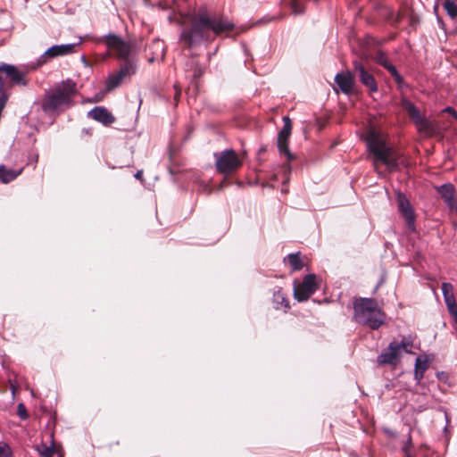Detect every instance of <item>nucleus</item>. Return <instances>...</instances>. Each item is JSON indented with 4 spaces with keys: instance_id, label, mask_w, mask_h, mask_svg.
<instances>
[{
    "instance_id": "nucleus-1",
    "label": "nucleus",
    "mask_w": 457,
    "mask_h": 457,
    "mask_svg": "<svg viewBox=\"0 0 457 457\" xmlns=\"http://www.w3.org/2000/svg\"><path fill=\"white\" fill-rule=\"evenodd\" d=\"M235 24L227 17L209 16L205 11H200L191 19L190 27L182 30L180 41L187 46L192 47L210 39V32L220 36L229 33Z\"/></svg>"
},
{
    "instance_id": "nucleus-2",
    "label": "nucleus",
    "mask_w": 457,
    "mask_h": 457,
    "mask_svg": "<svg viewBox=\"0 0 457 457\" xmlns=\"http://www.w3.org/2000/svg\"><path fill=\"white\" fill-rule=\"evenodd\" d=\"M76 83L66 79L46 93L41 108L48 115H57L73 104Z\"/></svg>"
},
{
    "instance_id": "nucleus-3",
    "label": "nucleus",
    "mask_w": 457,
    "mask_h": 457,
    "mask_svg": "<svg viewBox=\"0 0 457 457\" xmlns=\"http://www.w3.org/2000/svg\"><path fill=\"white\" fill-rule=\"evenodd\" d=\"M353 320L370 329H378L385 322L386 314L374 298L359 297L353 303Z\"/></svg>"
},
{
    "instance_id": "nucleus-4",
    "label": "nucleus",
    "mask_w": 457,
    "mask_h": 457,
    "mask_svg": "<svg viewBox=\"0 0 457 457\" xmlns=\"http://www.w3.org/2000/svg\"><path fill=\"white\" fill-rule=\"evenodd\" d=\"M100 42H104L109 50L115 52V56L124 61L118 73L124 79L131 77L137 71V61L130 58L132 53V45L124 41L120 37L115 34H108L101 37Z\"/></svg>"
},
{
    "instance_id": "nucleus-5",
    "label": "nucleus",
    "mask_w": 457,
    "mask_h": 457,
    "mask_svg": "<svg viewBox=\"0 0 457 457\" xmlns=\"http://www.w3.org/2000/svg\"><path fill=\"white\" fill-rule=\"evenodd\" d=\"M367 145L369 151L373 154L376 169L378 162L385 164L390 171L398 169L397 154L386 145L384 137L375 129L369 131Z\"/></svg>"
},
{
    "instance_id": "nucleus-6",
    "label": "nucleus",
    "mask_w": 457,
    "mask_h": 457,
    "mask_svg": "<svg viewBox=\"0 0 457 457\" xmlns=\"http://www.w3.org/2000/svg\"><path fill=\"white\" fill-rule=\"evenodd\" d=\"M412 345V340L410 337H403L401 342H391L377 357L378 364L396 365L400 361L401 353H411Z\"/></svg>"
},
{
    "instance_id": "nucleus-7",
    "label": "nucleus",
    "mask_w": 457,
    "mask_h": 457,
    "mask_svg": "<svg viewBox=\"0 0 457 457\" xmlns=\"http://www.w3.org/2000/svg\"><path fill=\"white\" fill-rule=\"evenodd\" d=\"M400 105L416 125L419 132L428 137H432L436 133V127L420 113L418 107L406 97H402Z\"/></svg>"
},
{
    "instance_id": "nucleus-8",
    "label": "nucleus",
    "mask_w": 457,
    "mask_h": 457,
    "mask_svg": "<svg viewBox=\"0 0 457 457\" xmlns=\"http://www.w3.org/2000/svg\"><path fill=\"white\" fill-rule=\"evenodd\" d=\"M217 170L225 175L237 170L243 164L242 160L233 149H225L214 154Z\"/></svg>"
},
{
    "instance_id": "nucleus-9",
    "label": "nucleus",
    "mask_w": 457,
    "mask_h": 457,
    "mask_svg": "<svg viewBox=\"0 0 457 457\" xmlns=\"http://www.w3.org/2000/svg\"><path fill=\"white\" fill-rule=\"evenodd\" d=\"M80 43L81 38H79L78 42L72 44L52 46L39 57L38 63L42 65L51 59L74 54L77 52V48L79 46Z\"/></svg>"
},
{
    "instance_id": "nucleus-10",
    "label": "nucleus",
    "mask_w": 457,
    "mask_h": 457,
    "mask_svg": "<svg viewBox=\"0 0 457 457\" xmlns=\"http://www.w3.org/2000/svg\"><path fill=\"white\" fill-rule=\"evenodd\" d=\"M317 290L316 276L308 274L304 276L302 283L294 287V297L298 302H304Z\"/></svg>"
},
{
    "instance_id": "nucleus-11",
    "label": "nucleus",
    "mask_w": 457,
    "mask_h": 457,
    "mask_svg": "<svg viewBox=\"0 0 457 457\" xmlns=\"http://www.w3.org/2000/svg\"><path fill=\"white\" fill-rule=\"evenodd\" d=\"M283 123V128L278 135V148L281 154H285L288 161H292L295 158L288 148V140L292 130V121L289 117L284 116Z\"/></svg>"
},
{
    "instance_id": "nucleus-12",
    "label": "nucleus",
    "mask_w": 457,
    "mask_h": 457,
    "mask_svg": "<svg viewBox=\"0 0 457 457\" xmlns=\"http://www.w3.org/2000/svg\"><path fill=\"white\" fill-rule=\"evenodd\" d=\"M0 75L4 77V83L9 86L26 84L24 72L12 64L0 62Z\"/></svg>"
},
{
    "instance_id": "nucleus-13",
    "label": "nucleus",
    "mask_w": 457,
    "mask_h": 457,
    "mask_svg": "<svg viewBox=\"0 0 457 457\" xmlns=\"http://www.w3.org/2000/svg\"><path fill=\"white\" fill-rule=\"evenodd\" d=\"M353 72L358 76L361 83L366 87L370 93H376L378 89L377 81L374 76L364 67V65L358 62H353Z\"/></svg>"
},
{
    "instance_id": "nucleus-14",
    "label": "nucleus",
    "mask_w": 457,
    "mask_h": 457,
    "mask_svg": "<svg viewBox=\"0 0 457 457\" xmlns=\"http://www.w3.org/2000/svg\"><path fill=\"white\" fill-rule=\"evenodd\" d=\"M436 192L440 195L448 209L457 213V191L452 183H445L436 187Z\"/></svg>"
},
{
    "instance_id": "nucleus-15",
    "label": "nucleus",
    "mask_w": 457,
    "mask_h": 457,
    "mask_svg": "<svg viewBox=\"0 0 457 457\" xmlns=\"http://www.w3.org/2000/svg\"><path fill=\"white\" fill-rule=\"evenodd\" d=\"M399 212L404 216L408 227L414 230L415 228V214L414 211L404 195L399 193L397 195Z\"/></svg>"
},
{
    "instance_id": "nucleus-16",
    "label": "nucleus",
    "mask_w": 457,
    "mask_h": 457,
    "mask_svg": "<svg viewBox=\"0 0 457 457\" xmlns=\"http://www.w3.org/2000/svg\"><path fill=\"white\" fill-rule=\"evenodd\" d=\"M335 83L338 87V89L334 88L336 92L339 90L345 95H350L353 92L354 84L353 76L348 71L345 72H338L335 76Z\"/></svg>"
},
{
    "instance_id": "nucleus-17",
    "label": "nucleus",
    "mask_w": 457,
    "mask_h": 457,
    "mask_svg": "<svg viewBox=\"0 0 457 457\" xmlns=\"http://www.w3.org/2000/svg\"><path fill=\"white\" fill-rule=\"evenodd\" d=\"M87 116L104 126H110L115 121V117L104 106H96L90 110Z\"/></svg>"
},
{
    "instance_id": "nucleus-18",
    "label": "nucleus",
    "mask_w": 457,
    "mask_h": 457,
    "mask_svg": "<svg viewBox=\"0 0 457 457\" xmlns=\"http://www.w3.org/2000/svg\"><path fill=\"white\" fill-rule=\"evenodd\" d=\"M149 49L152 51V55L148 57V62L153 63L159 59L163 60L165 55L164 43L160 39H154L150 45Z\"/></svg>"
},
{
    "instance_id": "nucleus-19",
    "label": "nucleus",
    "mask_w": 457,
    "mask_h": 457,
    "mask_svg": "<svg viewBox=\"0 0 457 457\" xmlns=\"http://www.w3.org/2000/svg\"><path fill=\"white\" fill-rule=\"evenodd\" d=\"M273 303L276 309L284 308L287 312L290 308L289 302L280 287L273 293Z\"/></svg>"
},
{
    "instance_id": "nucleus-20",
    "label": "nucleus",
    "mask_w": 457,
    "mask_h": 457,
    "mask_svg": "<svg viewBox=\"0 0 457 457\" xmlns=\"http://www.w3.org/2000/svg\"><path fill=\"white\" fill-rule=\"evenodd\" d=\"M22 171V169L14 170L6 169L4 165H0V180L3 183H9L15 179Z\"/></svg>"
},
{
    "instance_id": "nucleus-21",
    "label": "nucleus",
    "mask_w": 457,
    "mask_h": 457,
    "mask_svg": "<svg viewBox=\"0 0 457 457\" xmlns=\"http://www.w3.org/2000/svg\"><path fill=\"white\" fill-rule=\"evenodd\" d=\"M428 364L427 360H421L420 357H418L415 361L414 368V378L420 382L423 377L425 371L428 370Z\"/></svg>"
},
{
    "instance_id": "nucleus-22",
    "label": "nucleus",
    "mask_w": 457,
    "mask_h": 457,
    "mask_svg": "<svg viewBox=\"0 0 457 457\" xmlns=\"http://www.w3.org/2000/svg\"><path fill=\"white\" fill-rule=\"evenodd\" d=\"M288 262L292 271L300 270L303 267V262L300 257V253H289L284 258V262Z\"/></svg>"
},
{
    "instance_id": "nucleus-23",
    "label": "nucleus",
    "mask_w": 457,
    "mask_h": 457,
    "mask_svg": "<svg viewBox=\"0 0 457 457\" xmlns=\"http://www.w3.org/2000/svg\"><path fill=\"white\" fill-rule=\"evenodd\" d=\"M442 293H443L445 303L446 305H450V303H455L453 287L452 284L444 282L442 284Z\"/></svg>"
},
{
    "instance_id": "nucleus-24",
    "label": "nucleus",
    "mask_w": 457,
    "mask_h": 457,
    "mask_svg": "<svg viewBox=\"0 0 457 457\" xmlns=\"http://www.w3.org/2000/svg\"><path fill=\"white\" fill-rule=\"evenodd\" d=\"M123 80H124V79L121 76H119L118 72L110 74L108 77L106 85H105L106 89L108 91H112V90L115 89L121 84V82Z\"/></svg>"
},
{
    "instance_id": "nucleus-25",
    "label": "nucleus",
    "mask_w": 457,
    "mask_h": 457,
    "mask_svg": "<svg viewBox=\"0 0 457 457\" xmlns=\"http://www.w3.org/2000/svg\"><path fill=\"white\" fill-rule=\"evenodd\" d=\"M443 5L450 17L455 18L457 16V0H445Z\"/></svg>"
},
{
    "instance_id": "nucleus-26",
    "label": "nucleus",
    "mask_w": 457,
    "mask_h": 457,
    "mask_svg": "<svg viewBox=\"0 0 457 457\" xmlns=\"http://www.w3.org/2000/svg\"><path fill=\"white\" fill-rule=\"evenodd\" d=\"M386 71L393 76L395 81L396 82L399 87H403L405 85L403 78L401 76V74L398 72V71L394 65H387Z\"/></svg>"
},
{
    "instance_id": "nucleus-27",
    "label": "nucleus",
    "mask_w": 457,
    "mask_h": 457,
    "mask_svg": "<svg viewBox=\"0 0 457 457\" xmlns=\"http://www.w3.org/2000/svg\"><path fill=\"white\" fill-rule=\"evenodd\" d=\"M37 451L42 457H53L54 455V446H47L46 444H41L37 446Z\"/></svg>"
},
{
    "instance_id": "nucleus-28",
    "label": "nucleus",
    "mask_w": 457,
    "mask_h": 457,
    "mask_svg": "<svg viewBox=\"0 0 457 457\" xmlns=\"http://www.w3.org/2000/svg\"><path fill=\"white\" fill-rule=\"evenodd\" d=\"M291 9L294 14H303L304 12L303 5L299 2V0H292L291 1Z\"/></svg>"
},
{
    "instance_id": "nucleus-29",
    "label": "nucleus",
    "mask_w": 457,
    "mask_h": 457,
    "mask_svg": "<svg viewBox=\"0 0 457 457\" xmlns=\"http://www.w3.org/2000/svg\"><path fill=\"white\" fill-rule=\"evenodd\" d=\"M0 457H12L11 449L5 444H0Z\"/></svg>"
},
{
    "instance_id": "nucleus-30",
    "label": "nucleus",
    "mask_w": 457,
    "mask_h": 457,
    "mask_svg": "<svg viewBox=\"0 0 457 457\" xmlns=\"http://www.w3.org/2000/svg\"><path fill=\"white\" fill-rule=\"evenodd\" d=\"M17 412H18V415L19 417L21 419V420H26L28 418V412H27V410L25 408V405L23 403H19L18 406H17Z\"/></svg>"
},
{
    "instance_id": "nucleus-31",
    "label": "nucleus",
    "mask_w": 457,
    "mask_h": 457,
    "mask_svg": "<svg viewBox=\"0 0 457 457\" xmlns=\"http://www.w3.org/2000/svg\"><path fill=\"white\" fill-rule=\"evenodd\" d=\"M378 62L386 70L387 65H392L383 54H378L377 57Z\"/></svg>"
},
{
    "instance_id": "nucleus-32",
    "label": "nucleus",
    "mask_w": 457,
    "mask_h": 457,
    "mask_svg": "<svg viewBox=\"0 0 457 457\" xmlns=\"http://www.w3.org/2000/svg\"><path fill=\"white\" fill-rule=\"evenodd\" d=\"M448 312L453 318V322L457 320V304L456 302L454 303H450V305H446Z\"/></svg>"
},
{
    "instance_id": "nucleus-33",
    "label": "nucleus",
    "mask_w": 457,
    "mask_h": 457,
    "mask_svg": "<svg viewBox=\"0 0 457 457\" xmlns=\"http://www.w3.org/2000/svg\"><path fill=\"white\" fill-rule=\"evenodd\" d=\"M37 161H38V154H31L29 156V163H32L34 168L36 167V164H37Z\"/></svg>"
},
{
    "instance_id": "nucleus-34",
    "label": "nucleus",
    "mask_w": 457,
    "mask_h": 457,
    "mask_svg": "<svg viewBox=\"0 0 457 457\" xmlns=\"http://www.w3.org/2000/svg\"><path fill=\"white\" fill-rule=\"evenodd\" d=\"M5 85L6 84L4 83V77L2 75H0V95L5 94L4 93Z\"/></svg>"
},
{
    "instance_id": "nucleus-35",
    "label": "nucleus",
    "mask_w": 457,
    "mask_h": 457,
    "mask_svg": "<svg viewBox=\"0 0 457 457\" xmlns=\"http://www.w3.org/2000/svg\"><path fill=\"white\" fill-rule=\"evenodd\" d=\"M445 112L452 114L455 119H457V112L453 107H446Z\"/></svg>"
},
{
    "instance_id": "nucleus-36",
    "label": "nucleus",
    "mask_w": 457,
    "mask_h": 457,
    "mask_svg": "<svg viewBox=\"0 0 457 457\" xmlns=\"http://www.w3.org/2000/svg\"><path fill=\"white\" fill-rule=\"evenodd\" d=\"M143 177V171L142 170H137L135 174V178L137 179H141Z\"/></svg>"
},
{
    "instance_id": "nucleus-37",
    "label": "nucleus",
    "mask_w": 457,
    "mask_h": 457,
    "mask_svg": "<svg viewBox=\"0 0 457 457\" xmlns=\"http://www.w3.org/2000/svg\"><path fill=\"white\" fill-rule=\"evenodd\" d=\"M453 328H454V329L456 330V332H457V320H455V321L453 322Z\"/></svg>"
}]
</instances>
